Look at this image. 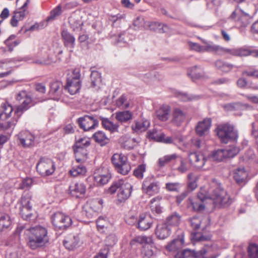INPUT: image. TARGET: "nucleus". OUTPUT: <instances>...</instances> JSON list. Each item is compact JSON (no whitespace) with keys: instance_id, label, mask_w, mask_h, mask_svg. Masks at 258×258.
I'll return each mask as SVG.
<instances>
[{"instance_id":"17","label":"nucleus","mask_w":258,"mask_h":258,"mask_svg":"<svg viewBox=\"0 0 258 258\" xmlns=\"http://www.w3.org/2000/svg\"><path fill=\"white\" fill-rule=\"evenodd\" d=\"M21 145L25 148L30 147L34 145V136L28 131H22L18 135Z\"/></svg>"},{"instance_id":"32","label":"nucleus","mask_w":258,"mask_h":258,"mask_svg":"<svg viewBox=\"0 0 258 258\" xmlns=\"http://www.w3.org/2000/svg\"><path fill=\"white\" fill-rule=\"evenodd\" d=\"M11 225V220L9 215L0 213V231H2L9 228Z\"/></svg>"},{"instance_id":"36","label":"nucleus","mask_w":258,"mask_h":258,"mask_svg":"<svg viewBox=\"0 0 258 258\" xmlns=\"http://www.w3.org/2000/svg\"><path fill=\"white\" fill-rule=\"evenodd\" d=\"M115 118L120 122H125L132 118V113L129 111L117 112L115 113Z\"/></svg>"},{"instance_id":"37","label":"nucleus","mask_w":258,"mask_h":258,"mask_svg":"<svg viewBox=\"0 0 258 258\" xmlns=\"http://www.w3.org/2000/svg\"><path fill=\"white\" fill-rule=\"evenodd\" d=\"M148 26L150 30L154 31H158L160 32L165 33L167 32L168 27L165 24L158 22H149Z\"/></svg>"},{"instance_id":"21","label":"nucleus","mask_w":258,"mask_h":258,"mask_svg":"<svg viewBox=\"0 0 258 258\" xmlns=\"http://www.w3.org/2000/svg\"><path fill=\"white\" fill-rule=\"evenodd\" d=\"M153 220L150 215L143 214L140 216L138 221V227L141 230H146L149 229L152 225Z\"/></svg>"},{"instance_id":"41","label":"nucleus","mask_w":258,"mask_h":258,"mask_svg":"<svg viewBox=\"0 0 258 258\" xmlns=\"http://www.w3.org/2000/svg\"><path fill=\"white\" fill-rule=\"evenodd\" d=\"M187 75L193 79H199L203 76V70L200 67L195 66L187 71Z\"/></svg>"},{"instance_id":"60","label":"nucleus","mask_w":258,"mask_h":258,"mask_svg":"<svg viewBox=\"0 0 258 258\" xmlns=\"http://www.w3.org/2000/svg\"><path fill=\"white\" fill-rule=\"evenodd\" d=\"M33 180L31 178L24 179L20 184L19 188L22 189L29 188L32 184Z\"/></svg>"},{"instance_id":"2","label":"nucleus","mask_w":258,"mask_h":258,"mask_svg":"<svg viewBox=\"0 0 258 258\" xmlns=\"http://www.w3.org/2000/svg\"><path fill=\"white\" fill-rule=\"evenodd\" d=\"M27 245L32 249L44 246L49 241L47 231L43 227L38 226L25 230Z\"/></svg>"},{"instance_id":"25","label":"nucleus","mask_w":258,"mask_h":258,"mask_svg":"<svg viewBox=\"0 0 258 258\" xmlns=\"http://www.w3.org/2000/svg\"><path fill=\"white\" fill-rule=\"evenodd\" d=\"M170 233V229L165 223L159 224L157 226L156 234L158 238L164 239L167 237Z\"/></svg>"},{"instance_id":"35","label":"nucleus","mask_w":258,"mask_h":258,"mask_svg":"<svg viewBox=\"0 0 258 258\" xmlns=\"http://www.w3.org/2000/svg\"><path fill=\"white\" fill-rule=\"evenodd\" d=\"M179 157V156L176 154L165 155L159 159L158 161V165L160 167H163L166 164L175 160Z\"/></svg>"},{"instance_id":"63","label":"nucleus","mask_w":258,"mask_h":258,"mask_svg":"<svg viewBox=\"0 0 258 258\" xmlns=\"http://www.w3.org/2000/svg\"><path fill=\"white\" fill-rule=\"evenodd\" d=\"M157 142H163L166 144H171L173 142V139L170 137H167L163 133L159 134Z\"/></svg>"},{"instance_id":"46","label":"nucleus","mask_w":258,"mask_h":258,"mask_svg":"<svg viewBox=\"0 0 258 258\" xmlns=\"http://www.w3.org/2000/svg\"><path fill=\"white\" fill-rule=\"evenodd\" d=\"M69 23L74 30L80 28L83 23L79 17L72 16L69 18Z\"/></svg>"},{"instance_id":"18","label":"nucleus","mask_w":258,"mask_h":258,"mask_svg":"<svg viewBox=\"0 0 258 258\" xmlns=\"http://www.w3.org/2000/svg\"><path fill=\"white\" fill-rule=\"evenodd\" d=\"M86 191V186L81 182H72L69 186V193L76 198L83 197Z\"/></svg>"},{"instance_id":"14","label":"nucleus","mask_w":258,"mask_h":258,"mask_svg":"<svg viewBox=\"0 0 258 258\" xmlns=\"http://www.w3.org/2000/svg\"><path fill=\"white\" fill-rule=\"evenodd\" d=\"M80 127L85 131H89L98 126V121L95 119L93 116L85 115L78 119Z\"/></svg>"},{"instance_id":"1","label":"nucleus","mask_w":258,"mask_h":258,"mask_svg":"<svg viewBox=\"0 0 258 258\" xmlns=\"http://www.w3.org/2000/svg\"><path fill=\"white\" fill-rule=\"evenodd\" d=\"M207 199H213L215 204L220 207L229 206L233 202L232 199L221 184H217L211 186L208 192L201 188L197 198L194 200H190L193 210L196 211L203 210L205 208L203 202Z\"/></svg>"},{"instance_id":"20","label":"nucleus","mask_w":258,"mask_h":258,"mask_svg":"<svg viewBox=\"0 0 258 258\" xmlns=\"http://www.w3.org/2000/svg\"><path fill=\"white\" fill-rule=\"evenodd\" d=\"M248 173L244 167H239L233 171V178L239 184H245L247 181Z\"/></svg>"},{"instance_id":"19","label":"nucleus","mask_w":258,"mask_h":258,"mask_svg":"<svg viewBox=\"0 0 258 258\" xmlns=\"http://www.w3.org/2000/svg\"><path fill=\"white\" fill-rule=\"evenodd\" d=\"M49 93L55 100L59 98L62 94L63 85L60 81H55L50 83Z\"/></svg>"},{"instance_id":"31","label":"nucleus","mask_w":258,"mask_h":258,"mask_svg":"<svg viewBox=\"0 0 258 258\" xmlns=\"http://www.w3.org/2000/svg\"><path fill=\"white\" fill-rule=\"evenodd\" d=\"M214 65L217 69L225 73L229 72L234 67L233 64L227 63L221 59L215 61Z\"/></svg>"},{"instance_id":"12","label":"nucleus","mask_w":258,"mask_h":258,"mask_svg":"<svg viewBox=\"0 0 258 258\" xmlns=\"http://www.w3.org/2000/svg\"><path fill=\"white\" fill-rule=\"evenodd\" d=\"M53 225L59 229H66L72 224L71 218L61 212L54 213L51 218Z\"/></svg>"},{"instance_id":"30","label":"nucleus","mask_w":258,"mask_h":258,"mask_svg":"<svg viewBox=\"0 0 258 258\" xmlns=\"http://www.w3.org/2000/svg\"><path fill=\"white\" fill-rule=\"evenodd\" d=\"M82 163H79L77 165H74L70 171V173L72 176L76 177L79 175H84L86 174L87 169Z\"/></svg>"},{"instance_id":"22","label":"nucleus","mask_w":258,"mask_h":258,"mask_svg":"<svg viewBox=\"0 0 258 258\" xmlns=\"http://www.w3.org/2000/svg\"><path fill=\"white\" fill-rule=\"evenodd\" d=\"M61 37L64 46L69 49L70 52H72L75 45L76 39L74 36L68 31L63 30L61 32Z\"/></svg>"},{"instance_id":"7","label":"nucleus","mask_w":258,"mask_h":258,"mask_svg":"<svg viewBox=\"0 0 258 258\" xmlns=\"http://www.w3.org/2000/svg\"><path fill=\"white\" fill-rule=\"evenodd\" d=\"M111 162L117 171L122 175L127 174L131 169L127 157L122 154H114Z\"/></svg>"},{"instance_id":"58","label":"nucleus","mask_w":258,"mask_h":258,"mask_svg":"<svg viewBox=\"0 0 258 258\" xmlns=\"http://www.w3.org/2000/svg\"><path fill=\"white\" fill-rule=\"evenodd\" d=\"M178 98L183 101H192L194 100H197L199 97L197 96L188 95V94L184 93H180L178 95Z\"/></svg>"},{"instance_id":"33","label":"nucleus","mask_w":258,"mask_h":258,"mask_svg":"<svg viewBox=\"0 0 258 258\" xmlns=\"http://www.w3.org/2000/svg\"><path fill=\"white\" fill-rule=\"evenodd\" d=\"M13 110L12 106L9 104L4 103L1 106L0 118H3L4 120L10 117Z\"/></svg>"},{"instance_id":"53","label":"nucleus","mask_w":258,"mask_h":258,"mask_svg":"<svg viewBox=\"0 0 258 258\" xmlns=\"http://www.w3.org/2000/svg\"><path fill=\"white\" fill-rule=\"evenodd\" d=\"M248 253L250 258H258V245L255 244H250Z\"/></svg>"},{"instance_id":"23","label":"nucleus","mask_w":258,"mask_h":258,"mask_svg":"<svg viewBox=\"0 0 258 258\" xmlns=\"http://www.w3.org/2000/svg\"><path fill=\"white\" fill-rule=\"evenodd\" d=\"M80 238L78 235H70L63 240V243L66 248L74 250L80 245Z\"/></svg>"},{"instance_id":"24","label":"nucleus","mask_w":258,"mask_h":258,"mask_svg":"<svg viewBox=\"0 0 258 258\" xmlns=\"http://www.w3.org/2000/svg\"><path fill=\"white\" fill-rule=\"evenodd\" d=\"M211 125L210 118H205L203 121L199 122L196 128V132L199 136H204L209 130Z\"/></svg>"},{"instance_id":"42","label":"nucleus","mask_w":258,"mask_h":258,"mask_svg":"<svg viewBox=\"0 0 258 258\" xmlns=\"http://www.w3.org/2000/svg\"><path fill=\"white\" fill-rule=\"evenodd\" d=\"M102 125L104 128L111 132H114L117 130L118 125L114 124L107 118L100 117Z\"/></svg>"},{"instance_id":"56","label":"nucleus","mask_w":258,"mask_h":258,"mask_svg":"<svg viewBox=\"0 0 258 258\" xmlns=\"http://www.w3.org/2000/svg\"><path fill=\"white\" fill-rule=\"evenodd\" d=\"M203 219L198 217H194L191 218L189 221L190 223V225L192 227L193 229L197 230L200 228V225L202 223Z\"/></svg>"},{"instance_id":"62","label":"nucleus","mask_w":258,"mask_h":258,"mask_svg":"<svg viewBox=\"0 0 258 258\" xmlns=\"http://www.w3.org/2000/svg\"><path fill=\"white\" fill-rule=\"evenodd\" d=\"M61 13V7L60 6H58L51 12L50 15L48 18V19L49 20H53L56 17L59 16Z\"/></svg>"},{"instance_id":"4","label":"nucleus","mask_w":258,"mask_h":258,"mask_svg":"<svg viewBox=\"0 0 258 258\" xmlns=\"http://www.w3.org/2000/svg\"><path fill=\"white\" fill-rule=\"evenodd\" d=\"M133 186L128 182L119 180L114 182L109 187L108 190L110 194H114L118 189L117 199L120 202L125 201L131 196Z\"/></svg>"},{"instance_id":"54","label":"nucleus","mask_w":258,"mask_h":258,"mask_svg":"<svg viewBox=\"0 0 258 258\" xmlns=\"http://www.w3.org/2000/svg\"><path fill=\"white\" fill-rule=\"evenodd\" d=\"M90 140L87 138H80L76 140L75 148H85L90 145Z\"/></svg>"},{"instance_id":"52","label":"nucleus","mask_w":258,"mask_h":258,"mask_svg":"<svg viewBox=\"0 0 258 258\" xmlns=\"http://www.w3.org/2000/svg\"><path fill=\"white\" fill-rule=\"evenodd\" d=\"M125 18V14H117L116 15L110 16L109 17V20L112 22V26L114 27L116 23L120 24L121 20L124 19Z\"/></svg>"},{"instance_id":"28","label":"nucleus","mask_w":258,"mask_h":258,"mask_svg":"<svg viewBox=\"0 0 258 258\" xmlns=\"http://www.w3.org/2000/svg\"><path fill=\"white\" fill-rule=\"evenodd\" d=\"M142 250V255L143 258H151L155 253L156 248L153 246V240L150 243H144Z\"/></svg>"},{"instance_id":"38","label":"nucleus","mask_w":258,"mask_h":258,"mask_svg":"<svg viewBox=\"0 0 258 258\" xmlns=\"http://www.w3.org/2000/svg\"><path fill=\"white\" fill-rule=\"evenodd\" d=\"M161 200V197L159 196H157L153 198L150 201V208L151 211L153 212L156 213L157 214H160L162 212V208L159 205V202Z\"/></svg>"},{"instance_id":"16","label":"nucleus","mask_w":258,"mask_h":258,"mask_svg":"<svg viewBox=\"0 0 258 258\" xmlns=\"http://www.w3.org/2000/svg\"><path fill=\"white\" fill-rule=\"evenodd\" d=\"M188 159L190 163L197 169H202L204 167L207 159L203 154L197 152L188 154Z\"/></svg>"},{"instance_id":"61","label":"nucleus","mask_w":258,"mask_h":258,"mask_svg":"<svg viewBox=\"0 0 258 258\" xmlns=\"http://www.w3.org/2000/svg\"><path fill=\"white\" fill-rule=\"evenodd\" d=\"M116 104L118 107H122L125 108L129 106L128 103L127 102V99L124 95H122L116 101Z\"/></svg>"},{"instance_id":"13","label":"nucleus","mask_w":258,"mask_h":258,"mask_svg":"<svg viewBox=\"0 0 258 258\" xmlns=\"http://www.w3.org/2000/svg\"><path fill=\"white\" fill-rule=\"evenodd\" d=\"M230 18L236 22L237 25L241 27H247L251 21V17L248 14L239 9H236L233 12Z\"/></svg>"},{"instance_id":"39","label":"nucleus","mask_w":258,"mask_h":258,"mask_svg":"<svg viewBox=\"0 0 258 258\" xmlns=\"http://www.w3.org/2000/svg\"><path fill=\"white\" fill-rule=\"evenodd\" d=\"M111 178L109 173L105 174H98L94 176V181L98 185H103L107 183Z\"/></svg>"},{"instance_id":"26","label":"nucleus","mask_w":258,"mask_h":258,"mask_svg":"<svg viewBox=\"0 0 258 258\" xmlns=\"http://www.w3.org/2000/svg\"><path fill=\"white\" fill-rule=\"evenodd\" d=\"M92 138L101 146L106 145L110 141L109 138L103 132L101 131H99L94 133L92 136Z\"/></svg>"},{"instance_id":"34","label":"nucleus","mask_w":258,"mask_h":258,"mask_svg":"<svg viewBox=\"0 0 258 258\" xmlns=\"http://www.w3.org/2000/svg\"><path fill=\"white\" fill-rule=\"evenodd\" d=\"M180 216L177 213H174L167 217L165 224L168 226H176L180 222Z\"/></svg>"},{"instance_id":"64","label":"nucleus","mask_w":258,"mask_h":258,"mask_svg":"<svg viewBox=\"0 0 258 258\" xmlns=\"http://www.w3.org/2000/svg\"><path fill=\"white\" fill-rule=\"evenodd\" d=\"M137 221V214H133L132 212L128 213L126 217V222L129 225H133Z\"/></svg>"},{"instance_id":"15","label":"nucleus","mask_w":258,"mask_h":258,"mask_svg":"<svg viewBox=\"0 0 258 258\" xmlns=\"http://www.w3.org/2000/svg\"><path fill=\"white\" fill-rule=\"evenodd\" d=\"M187 116L186 112L180 108L175 107L171 113V122L175 125L179 126L184 121Z\"/></svg>"},{"instance_id":"55","label":"nucleus","mask_w":258,"mask_h":258,"mask_svg":"<svg viewBox=\"0 0 258 258\" xmlns=\"http://www.w3.org/2000/svg\"><path fill=\"white\" fill-rule=\"evenodd\" d=\"M146 170V166L144 164L139 165L137 168L134 170V175L138 178H142L143 177V174Z\"/></svg>"},{"instance_id":"5","label":"nucleus","mask_w":258,"mask_h":258,"mask_svg":"<svg viewBox=\"0 0 258 258\" xmlns=\"http://www.w3.org/2000/svg\"><path fill=\"white\" fill-rule=\"evenodd\" d=\"M216 54L223 55L229 53L233 56L244 57L251 55L253 56H258V50H250L245 47L229 49L218 45Z\"/></svg>"},{"instance_id":"10","label":"nucleus","mask_w":258,"mask_h":258,"mask_svg":"<svg viewBox=\"0 0 258 258\" xmlns=\"http://www.w3.org/2000/svg\"><path fill=\"white\" fill-rule=\"evenodd\" d=\"M36 170L41 176H47L54 172L55 165L51 159L42 157L36 165Z\"/></svg>"},{"instance_id":"9","label":"nucleus","mask_w":258,"mask_h":258,"mask_svg":"<svg viewBox=\"0 0 258 258\" xmlns=\"http://www.w3.org/2000/svg\"><path fill=\"white\" fill-rule=\"evenodd\" d=\"M16 99L19 101H22V103L17 107L15 113H22L35 104L30 94L26 91L20 92L16 96Z\"/></svg>"},{"instance_id":"27","label":"nucleus","mask_w":258,"mask_h":258,"mask_svg":"<svg viewBox=\"0 0 258 258\" xmlns=\"http://www.w3.org/2000/svg\"><path fill=\"white\" fill-rule=\"evenodd\" d=\"M170 107L168 105L162 106L157 111V117L162 121L167 120L170 116Z\"/></svg>"},{"instance_id":"59","label":"nucleus","mask_w":258,"mask_h":258,"mask_svg":"<svg viewBox=\"0 0 258 258\" xmlns=\"http://www.w3.org/2000/svg\"><path fill=\"white\" fill-rule=\"evenodd\" d=\"M108 224L107 220L106 219L100 217L96 221V225L99 230L103 229L106 227Z\"/></svg>"},{"instance_id":"11","label":"nucleus","mask_w":258,"mask_h":258,"mask_svg":"<svg viewBox=\"0 0 258 258\" xmlns=\"http://www.w3.org/2000/svg\"><path fill=\"white\" fill-rule=\"evenodd\" d=\"M143 192L149 196L157 194L160 190L159 183L153 175L147 177L142 183Z\"/></svg>"},{"instance_id":"44","label":"nucleus","mask_w":258,"mask_h":258,"mask_svg":"<svg viewBox=\"0 0 258 258\" xmlns=\"http://www.w3.org/2000/svg\"><path fill=\"white\" fill-rule=\"evenodd\" d=\"M183 239L178 238L173 240L170 244L167 245L166 248L169 251H175L179 249L182 246Z\"/></svg>"},{"instance_id":"51","label":"nucleus","mask_w":258,"mask_h":258,"mask_svg":"<svg viewBox=\"0 0 258 258\" xmlns=\"http://www.w3.org/2000/svg\"><path fill=\"white\" fill-rule=\"evenodd\" d=\"M150 125V122L148 120L137 122L135 126L133 127V130L141 132L146 131Z\"/></svg>"},{"instance_id":"43","label":"nucleus","mask_w":258,"mask_h":258,"mask_svg":"<svg viewBox=\"0 0 258 258\" xmlns=\"http://www.w3.org/2000/svg\"><path fill=\"white\" fill-rule=\"evenodd\" d=\"M152 241V238L150 236H140L134 238L131 242V247L136 245V244H144V243H150Z\"/></svg>"},{"instance_id":"49","label":"nucleus","mask_w":258,"mask_h":258,"mask_svg":"<svg viewBox=\"0 0 258 258\" xmlns=\"http://www.w3.org/2000/svg\"><path fill=\"white\" fill-rule=\"evenodd\" d=\"M179 158L180 163L178 167L176 168V170L181 173H185L188 170L189 166L188 165L185 159L181 157Z\"/></svg>"},{"instance_id":"6","label":"nucleus","mask_w":258,"mask_h":258,"mask_svg":"<svg viewBox=\"0 0 258 258\" xmlns=\"http://www.w3.org/2000/svg\"><path fill=\"white\" fill-rule=\"evenodd\" d=\"M216 133L221 142L224 143L235 139L238 136L234 126L229 123L219 125L216 128Z\"/></svg>"},{"instance_id":"48","label":"nucleus","mask_w":258,"mask_h":258,"mask_svg":"<svg viewBox=\"0 0 258 258\" xmlns=\"http://www.w3.org/2000/svg\"><path fill=\"white\" fill-rule=\"evenodd\" d=\"M15 36L12 35L5 40V43L9 48V50L11 52L13 50L14 47L20 43L19 40H15Z\"/></svg>"},{"instance_id":"47","label":"nucleus","mask_w":258,"mask_h":258,"mask_svg":"<svg viewBox=\"0 0 258 258\" xmlns=\"http://www.w3.org/2000/svg\"><path fill=\"white\" fill-rule=\"evenodd\" d=\"M210 157L213 160L217 161H221L226 159L224 149H220L214 152Z\"/></svg>"},{"instance_id":"45","label":"nucleus","mask_w":258,"mask_h":258,"mask_svg":"<svg viewBox=\"0 0 258 258\" xmlns=\"http://www.w3.org/2000/svg\"><path fill=\"white\" fill-rule=\"evenodd\" d=\"M90 77L92 87H95L100 85L101 83V77L98 72L92 71Z\"/></svg>"},{"instance_id":"3","label":"nucleus","mask_w":258,"mask_h":258,"mask_svg":"<svg viewBox=\"0 0 258 258\" xmlns=\"http://www.w3.org/2000/svg\"><path fill=\"white\" fill-rule=\"evenodd\" d=\"M31 195L30 194L24 195L21 199L20 214L22 218L26 221H33L37 217V214L32 209Z\"/></svg>"},{"instance_id":"40","label":"nucleus","mask_w":258,"mask_h":258,"mask_svg":"<svg viewBox=\"0 0 258 258\" xmlns=\"http://www.w3.org/2000/svg\"><path fill=\"white\" fill-rule=\"evenodd\" d=\"M26 12L25 10H21L19 12H15L14 15L13 16L11 24L13 27H16L18 25L19 21L22 20L26 16Z\"/></svg>"},{"instance_id":"50","label":"nucleus","mask_w":258,"mask_h":258,"mask_svg":"<svg viewBox=\"0 0 258 258\" xmlns=\"http://www.w3.org/2000/svg\"><path fill=\"white\" fill-rule=\"evenodd\" d=\"M224 150L226 158L233 157L239 152V148L234 146H230Z\"/></svg>"},{"instance_id":"8","label":"nucleus","mask_w":258,"mask_h":258,"mask_svg":"<svg viewBox=\"0 0 258 258\" xmlns=\"http://www.w3.org/2000/svg\"><path fill=\"white\" fill-rule=\"evenodd\" d=\"M80 78V69H75L72 72V75L67 78L64 88L68 91L70 94H75L80 90L81 86Z\"/></svg>"},{"instance_id":"29","label":"nucleus","mask_w":258,"mask_h":258,"mask_svg":"<svg viewBox=\"0 0 258 258\" xmlns=\"http://www.w3.org/2000/svg\"><path fill=\"white\" fill-rule=\"evenodd\" d=\"M74 152L77 163H84L87 159V151L85 148H75Z\"/></svg>"},{"instance_id":"57","label":"nucleus","mask_w":258,"mask_h":258,"mask_svg":"<svg viewBox=\"0 0 258 258\" xmlns=\"http://www.w3.org/2000/svg\"><path fill=\"white\" fill-rule=\"evenodd\" d=\"M209 9L216 10L220 5V0H206Z\"/></svg>"}]
</instances>
